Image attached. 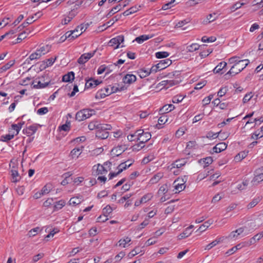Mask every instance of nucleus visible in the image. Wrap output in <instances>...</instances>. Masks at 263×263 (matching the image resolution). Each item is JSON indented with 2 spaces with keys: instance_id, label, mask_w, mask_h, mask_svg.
<instances>
[{
  "instance_id": "obj_26",
  "label": "nucleus",
  "mask_w": 263,
  "mask_h": 263,
  "mask_svg": "<svg viewBox=\"0 0 263 263\" xmlns=\"http://www.w3.org/2000/svg\"><path fill=\"white\" fill-rule=\"evenodd\" d=\"M255 174L256 175L252 180L253 182L258 183L263 181V173H259L256 171Z\"/></svg>"
},
{
  "instance_id": "obj_45",
  "label": "nucleus",
  "mask_w": 263,
  "mask_h": 263,
  "mask_svg": "<svg viewBox=\"0 0 263 263\" xmlns=\"http://www.w3.org/2000/svg\"><path fill=\"white\" fill-rule=\"evenodd\" d=\"M126 149L127 148L125 147V145H120L118 146V148H113L112 149V152L116 150V153H118V154H116V156H118L121 155L122 152H124Z\"/></svg>"
},
{
  "instance_id": "obj_3",
  "label": "nucleus",
  "mask_w": 263,
  "mask_h": 263,
  "mask_svg": "<svg viewBox=\"0 0 263 263\" xmlns=\"http://www.w3.org/2000/svg\"><path fill=\"white\" fill-rule=\"evenodd\" d=\"M105 91L106 93H103V89H101L100 90H99L95 96V98L97 99H102L105 98L106 96H108L110 95L112 93L117 92L118 90L121 91L123 90V87H122L120 89L118 87H115L114 86L111 87V90H110L108 88H104Z\"/></svg>"
},
{
  "instance_id": "obj_62",
  "label": "nucleus",
  "mask_w": 263,
  "mask_h": 263,
  "mask_svg": "<svg viewBox=\"0 0 263 263\" xmlns=\"http://www.w3.org/2000/svg\"><path fill=\"white\" fill-rule=\"evenodd\" d=\"M183 98L184 97L181 95L174 96L172 99V102L174 103H178L181 102Z\"/></svg>"
},
{
  "instance_id": "obj_15",
  "label": "nucleus",
  "mask_w": 263,
  "mask_h": 263,
  "mask_svg": "<svg viewBox=\"0 0 263 263\" xmlns=\"http://www.w3.org/2000/svg\"><path fill=\"white\" fill-rule=\"evenodd\" d=\"M82 4V1L79 2L78 4H76L74 6L73 9H72L68 13L67 15L71 20H72L78 13V9L79 6Z\"/></svg>"
},
{
  "instance_id": "obj_29",
  "label": "nucleus",
  "mask_w": 263,
  "mask_h": 263,
  "mask_svg": "<svg viewBox=\"0 0 263 263\" xmlns=\"http://www.w3.org/2000/svg\"><path fill=\"white\" fill-rule=\"evenodd\" d=\"M213 220L212 219L207 220L199 227L198 230L200 231V232L204 231L211 224L213 223Z\"/></svg>"
},
{
  "instance_id": "obj_64",
  "label": "nucleus",
  "mask_w": 263,
  "mask_h": 263,
  "mask_svg": "<svg viewBox=\"0 0 263 263\" xmlns=\"http://www.w3.org/2000/svg\"><path fill=\"white\" fill-rule=\"evenodd\" d=\"M167 118L166 116H162L158 119V125H162L165 123L167 121Z\"/></svg>"
},
{
  "instance_id": "obj_11",
  "label": "nucleus",
  "mask_w": 263,
  "mask_h": 263,
  "mask_svg": "<svg viewBox=\"0 0 263 263\" xmlns=\"http://www.w3.org/2000/svg\"><path fill=\"white\" fill-rule=\"evenodd\" d=\"M227 147V145L224 142H220L217 144L213 148V153H219L224 151Z\"/></svg>"
},
{
  "instance_id": "obj_39",
  "label": "nucleus",
  "mask_w": 263,
  "mask_h": 263,
  "mask_svg": "<svg viewBox=\"0 0 263 263\" xmlns=\"http://www.w3.org/2000/svg\"><path fill=\"white\" fill-rule=\"evenodd\" d=\"M139 76L141 78H144L149 76L151 73V71H149L148 70H146L144 69H140L138 71Z\"/></svg>"
},
{
  "instance_id": "obj_2",
  "label": "nucleus",
  "mask_w": 263,
  "mask_h": 263,
  "mask_svg": "<svg viewBox=\"0 0 263 263\" xmlns=\"http://www.w3.org/2000/svg\"><path fill=\"white\" fill-rule=\"evenodd\" d=\"M95 111L91 109H83L78 111L76 115V120L80 122L90 117L95 114Z\"/></svg>"
},
{
  "instance_id": "obj_22",
  "label": "nucleus",
  "mask_w": 263,
  "mask_h": 263,
  "mask_svg": "<svg viewBox=\"0 0 263 263\" xmlns=\"http://www.w3.org/2000/svg\"><path fill=\"white\" fill-rule=\"evenodd\" d=\"M111 129V126L107 124H99L98 129L96 132H107L108 130Z\"/></svg>"
},
{
  "instance_id": "obj_37",
  "label": "nucleus",
  "mask_w": 263,
  "mask_h": 263,
  "mask_svg": "<svg viewBox=\"0 0 263 263\" xmlns=\"http://www.w3.org/2000/svg\"><path fill=\"white\" fill-rule=\"evenodd\" d=\"M218 17V15L216 13H213L209 14L206 17V20L204 21L205 23H210L216 20Z\"/></svg>"
},
{
  "instance_id": "obj_30",
  "label": "nucleus",
  "mask_w": 263,
  "mask_h": 263,
  "mask_svg": "<svg viewBox=\"0 0 263 263\" xmlns=\"http://www.w3.org/2000/svg\"><path fill=\"white\" fill-rule=\"evenodd\" d=\"M122 9V5L121 4L117 5L116 6L113 7L107 14V17H110L113 14L119 11Z\"/></svg>"
},
{
  "instance_id": "obj_46",
  "label": "nucleus",
  "mask_w": 263,
  "mask_h": 263,
  "mask_svg": "<svg viewBox=\"0 0 263 263\" xmlns=\"http://www.w3.org/2000/svg\"><path fill=\"white\" fill-rule=\"evenodd\" d=\"M99 124V123L98 122V121H93L89 123L88 127L90 130H92L93 129H96V130H97Z\"/></svg>"
},
{
  "instance_id": "obj_54",
  "label": "nucleus",
  "mask_w": 263,
  "mask_h": 263,
  "mask_svg": "<svg viewBox=\"0 0 263 263\" xmlns=\"http://www.w3.org/2000/svg\"><path fill=\"white\" fill-rule=\"evenodd\" d=\"M34 17L32 16L27 18L26 21L22 24L23 28L27 27L29 24L32 23L34 20H33Z\"/></svg>"
},
{
  "instance_id": "obj_56",
  "label": "nucleus",
  "mask_w": 263,
  "mask_h": 263,
  "mask_svg": "<svg viewBox=\"0 0 263 263\" xmlns=\"http://www.w3.org/2000/svg\"><path fill=\"white\" fill-rule=\"evenodd\" d=\"M40 230V229L39 227H36L35 228H33L30 230L28 233V235L29 237H33L35 236L38 232Z\"/></svg>"
},
{
  "instance_id": "obj_9",
  "label": "nucleus",
  "mask_w": 263,
  "mask_h": 263,
  "mask_svg": "<svg viewBox=\"0 0 263 263\" xmlns=\"http://www.w3.org/2000/svg\"><path fill=\"white\" fill-rule=\"evenodd\" d=\"M188 158H184L176 160L172 164V168H180L185 165L187 162Z\"/></svg>"
},
{
  "instance_id": "obj_49",
  "label": "nucleus",
  "mask_w": 263,
  "mask_h": 263,
  "mask_svg": "<svg viewBox=\"0 0 263 263\" xmlns=\"http://www.w3.org/2000/svg\"><path fill=\"white\" fill-rule=\"evenodd\" d=\"M216 40V38L215 36H211L210 37H207L206 36H203L201 38V41L203 42L212 43L214 42Z\"/></svg>"
},
{
  "instance_id": "obj_24",
  "label": "nucleus",
  "mask_w": 263,
  "mask_h": 263,
  "mask_svg": "<svg viewBox=\"0 0 263 263\" xmlns=\"http://www.w3.org/2000/svg\"><path fill=\"white\" fill-rule=\"evenodd\" d=\"M153 35H142L138 37H137L135 39V41L138 42L139 44L142 43L144 41H146L152 37H153Z\"/></svg>"
},
{
  "instance_id": "obj_1",
  "label": "nucleus",
  "mask_w": 263,
  "mask_h": 263,
  "mask_svg": "<svg viewBox=\"0 0 263 263\" xmlns=\"http://www.w3.org/2000/svg\"><path fill=\"white\" fill-rule=\"evenodd\" d=\"M249 60L245 59L241 60V62L234 64L230 70L225 74V79H229L230 77L234 76L240 72L249 64Z\"/></svg>"
},
{
  "instance_id": "obj_59",
  "label": "nucleus",
  "mask_w": 263,
  "mask_h": 263,
  "mask_svg": "<svg viewBox=\"0 0 263 263\" xmlns=\"http://www.w3.org/2000/svg\"><path fill=\"white\" fill-rule=\"evenodd\" d=\"M163 68L162 66H159V65L157 64L153 66L149 71H151V73L156 72L159 70H162Z\"/></svg>"
},
{
  "instance_id": "obj_42",
  "label": "nucleus",
  "mask_w": 263,
  "mask_h": 263,
  "mask_svg": "<svg viewBox=\"0 0 263 263\" xmlns=\"http://www.w3.org/2000/svg\"><path fill=\"white\" fill-rule=\"evenodd\" d=\"M112 211L113 209L109 205H107L103 209L102 213L103 215L107 217Z\"/></svg>"
},
{
  "instance_id": "obj_27",
  "label": "nucleus",
  "mask_w": 263,
  "mask_h": 263,
  "mask_svg": "<svg viewBox=\"0 0 263 263\" xmlns=\"http://www.w3.org/2000/svg\"><path fill=\"white\" fill-rule=\"evenodd\" d=\"M172 64V61L169 59L162 60L159 61V63H158L159 66H162L163 69L167 67Z\"/></svg>"
},
{
  "instance_id": "obj_47",
  "label": "nucleus",
  "mask_w": 263,
  "mask_h": 263,
  "mask_svg": "<svg viewBox=\"0 0 263 263\" xmlns=\"http://www.w3.org/2000/svg\"><path fill=\"white\" fill-rule=\"evenodd\" d=\"M131 241V239L129 237H127L124 239H121L119 241V246L123 247L124 248L126 247V243L129 242Z\"/></svg>"
},
{
  "instance_id": "obj_41",
  "label": "nucleus",
  "mask_w": 263,
  "mask_h": 263,
  "mask_svg": "<svg viewBox=\"0 0 263 263\" xmlns=\"http://www.w3.org/2000/svg\"><path fill=\"white\" fill-rule=\"evenodd\" d=\"M81 202V199L79 197H72L71 198L69 203L70 205L76 206Z\"/></svg>"
},
{
  "instance_id": "obj_12",
  "label": "nucleus",
  "mask_w": 263,
  "mask_h": 263,
  "mask_svg": "<svg viewBox=\"0 0 263 263\" xmlns=\"http://www.w3.org/2000/svg\"><path fill=\"white\" fill-rule=\"evenodd\" d=\"M136 76L133 74H127L123 78V82L125 84H130L136 81Z\"/></svg>"
},
{
  "instance_id": "obj_25",
  "label": "nucleus",
  "mask_w": 263,
  "mask_h": 263,
  "mask_svg": "<svg viewBox=\"0 0 263 263\" xmlns=\"http://www.w3.org/2000/svg\"><path fill=\"white\" fill-rule=\"evenodd\" d=\"M179 74V71H175L171 73H168L167 74H164V73H162L159 77H158V78L162 79L164 77H168L169 79H173L175 77L176 78Z\"/></svg>"
},
{
  "instance_id": "obj_16",
  "label": "nucleus",
  "mask_w": 263,
  "mask_h": 263,
  "mask_svg": "<svg viewBox=\"0 0 263 263\" xmlns=\"http://www.w3.org/2000/svg\"><path fill=\"white\" fill-rule=\"evenodd\" d=\"M261 200V198L259 196L254 197L252 201L249 202L246 208L248 210H250L255 207Z\"/></svg>"
},
{
  "instance_id": "obj_52",
  "label": "nucleus",
  "mask_w": 263,
  "mask_h": 263,
  "mask_svg": "<svg viewBox=\"0 0 263 263\" xmlns=\"http://www.w3.org/2000/svg\"><path fill=\"white\" fill-rule=\"evenodd\" d=\"M14 134H9L6 135L2 136V140L4 142H8L10 140L12 139L14 137Z\"/></svg>"
},
{
  "instance_id": "obj_10",
  "label": "nucleus",
  "mask_w": 263,
  "mask_h": 263,
  "mask_svg": "<svg viewBox=\"0 0 263 263\" xmlns=\"http://www.w3.org/2000/svg\"><path fill=\"white\" fill-rule=\"evenodd\" d=\"M181 80H164L161 81L160 83V84L162 86H164L165 87H166L167 88H168L169 87L173 86L174 85H177L179 83V82Z\"/></svg>"
},
{
  "instance_id": "obj_32",
  "label": "nucleus",
  "mask_w": 263,
  "mask_h": 263,
  "mask_svg": "<svg viewBox=\"0 0 263 263\" xmlns=\"http://www.w3.org/2000/svg\"><path fill=\"white\" fill-rule=\"evenodd\" d=\"M95 167H96V166H94L93 167V172H92V174H93V175L102 174H103V172H102L103 171H105L106 173L107 172V170H105V168H104V166L103 165H101L100 164H98V165L97 167L96 170V174H94V171H95Z\"/></svg>"
},
{
  "instance_id": "obj_19",
  "label": "nucleus",
  "mask_w": 263,
  "mask_h": 263,
  "mask_svg": "<svg viewBox=\"0 0 263 263\" xmlns=\"http://www.w3.org/2000/svg\"><path fill=\"white\" fill-rule=\"evenodd\" d=\"M163 177V173L159 172L153 176L149 182L151 184L157 183Z\"/></svg>"
},
{
  "instance_id": "obj_35",
  "label": "nucleus",
  "mask_w": 263,
  "mask_h": 263,
  "mask_svg": "<svg viewBox=\"0 0 263 263\" xmlns=\"http://www.w3.org/2000/svg\"><path fill=\"white\" fill-rule=\"evenodd\" d=\"M15 63L14 60L10 61L7 64L3 65L1 68H0V73L3 71H6L8 69H9L11 66H12Z\"/></svg>"
},
{
  "instance_id": "obj_55",
  "label": "nucleus",
  "mask_w": 263,
  "mask_h": 263,
  "mask_svg": "<svg viewBox=\"0 0 263 263\" xmlns=\"http://www.w3.org/2000/svg\"><path fill=\"white\" fill-rule=\"evenodd\" d=\"M249 180H244L241 184H239L237 185V188L239 190H245L249 184Z\"/></svg>"
},
{
  "instance_id": "obj_20",
  "label": "nucleus",
  "mask_w": 263,
  "mask_h": 263,
  "mask_svg": "<svg viewBox=\"0 0 263 263\" xmlns=\"http://www.w3.org/2000/svg\"><path fill=\"white\" fill-rule=\"evenodd\" d=\"M41 52L37 50L35 52L30 54L29 58L26 60L25 63H26V62L29 63V60L32 61L33 60L39 59L41 57Z\"/></svg>"
},
{
  "instance_id": "obj_51",
  "label": "nucleus",
  "mask_w": 263,
  "mask_h": 263,
  "mask_svg": "<svg viewBox=\"0 0 263 263\" xmlns=\"http://www.w3.org/2000/svg\"><path fill=\"white\" fill-rule=\"evenodd\" d=\"M141 252V248L140 247H136L134 250L131 251L128 253V257L132 258L136 255L139 254Z\"/></svg>"
},
{
  "instance_id": "obj_14",
  "label": "nucleus",
  "mask_w": 263,
  "mask_h": 263,
  "mask_svg": "<svg viewBox=\"0 0 263 263\" xmlns=\"http://www.w3.org/2000/svg\"><path fill=\"white\" fill-rule=\"evenodd\" d=\"M50 84V81H48L46 82L42 83L41 81H36V80H34L32 85H33V87L36 89H40L43 88L47 86Z\"/></svg>"
},
{
  "instance_id": "obj_50",
  "label": "nucleus",
  "mask_w": 263,
  "mask_h": 263,
  "mask_svg": "<svg viewBox=\"0 0 263 263\" xmlns=\"http://www.w3.org/2000/svg\"><path fill=\"white\" fill-rule=\"evenodd\" d=\"M248 152H241L239 153H238L235 157V159L236 161H240L242 159L246 157L247 156Z\"/></svg>"
},
{
  "instance_id": "obj_7",
  "label": "nucleus",
  "mask_w": 263,
  "mask_h": 263,
  "mask_svg": "<svg viewBox=\"0 0 263 263\" xmlns=\"http://www.w3.org/2000/svg\"><path fill=\"white\" fill-rule=\"evenodd\" d=\"M96 51L92 52H88L82 54L78 60V62L80 64H85L95 54Z\"/></svg>"
},
{
  "instance_id": "obj_38",
  "label": "nucleus",
  "mask_w": 263,
  "mask_h": 263,
  "mask_svg": "<svg viewBox=\"0 0 263 263\" xmlns=\"http://www.w3.org/2000/svg\"><path fill=\"white\" fill-rule=\"evenodd\" d=\"M260 239V238H258V236L257 234L254 235L253 237L250 239V240L247 242H245L243 243H245L247 246H251V245L254 244L256 240L258 241Z\"/></svg>"
},
{
  "instance_id": "obj_28",
  "label": "nucleus",
  "mask_w": 263,
  "mask_h": 263,
  "mask_svg": "<svg viewBox=\"0 0 263 263\" xmlns=\"http://www.w3.org/2000/svg\"><path fill=\"white\" fill-rule=\"evenodd\" d=\"M227 63L225 62H221L213 69L214 73H217L220 72L226 66Z\"/></svg>"
},
{
  "instance_id": "obj_61",
  "label": "nucleus",
  "mask_w": 263,
  "mask_h": 263,
  "mask_svg": "<svg viewBox=\"0 0 263 263\" xmlns=\"http://www.w3.org/2000/svg\"><path fill=\"white\" fill-rule=\"evenodd\" d=\"M241 60H239L238 57H233L229 59V62L230 64H236L237 63L241 62Z\"/></svg>"
},
{
  "instance_id": "obj_53",
  "label": "nucleus",
  "mask_w": 263,
  "mask_h": 263,
  "mask_svg": "<svg viewBox=\"0 0 263 263\" xmlns=\"http://www.w3.org/2000/svg\"><path fill=\"white\" fill-rule=\"evenodd\" d=\"M202 160L205 163V165L203 166L204 168L209 166V165L211 164L213 161L211 157H208L203 159H201L200 161H201Z\"/></svg>"
},
{
  "instance_id": "obj_4",
  "label": "nucleus",
  "mask_w": 263,
  "mask_h": 263,
  "mask_svg": "<svg viewBox=\"0 0 263 263\" xmlns=\"http://www.w3.org/2000/svg\"><path fill=\"white\" fill-rule=\"evenodd\" d=\"M80 28L81 30L84 28L83 26H79L74 30L66 32L64 35V39H68L69 40H72L80 36V34H75V32H78V29Z\"/></svg>"
},
{
  "instance_id": "obj_60",
  "label": "nucleus",
  "mask_w": 263,
  "mask_h": 263,
  "mask_svg": "<svg viewBox=\"0 0 263 263\" xmlns=\"http://www.w3.org/2000/svg\"><path fill=\"white\" fill-rule=\"evenodd\" d=\"M65 202L64 200H61L55 202L54 208L57 209H61L65 205Z\"/></svg>"
},
{
  "instance_id": "obj_63",
  "label": "nucleus",
  "mask_w": 263,
  "mask_h": 263,
  "mask_svg": "<svg viewBox=\"0 0 263 263\" xmlns=\"http://www.w3.org/2000/svg\"><path fill=\"white\" fill-rule=\"evenodd\" d=\"M149 223V220L148 219L145 218V220L139 226L138 228H137L138 230H141L142 229H143L144 227H145L146 226H147Z\"/></svg>"
},
{
  "instance_id": "obj_5",
  "label": "nucleus",
  "mask_w": 263,
  "mask_h": 263,
  "mask_svg": "<svg viewBox=\"0 0 263 263\" xmlns=\"http://www.w3.org/2000/svg\"><path fill=\"white\" fill-rule=\"evenodd\" d=\"M124 41V36L122 35H118L116 37L112 38L109 42V46L112 47L114 49L119 48L121 43Z\"/></svg>"
},
{
  "instance_id": "obj_31",
  "label": "nucleus",
  "mask_w": 263,
  "mask_h": 263,
  "mask_svg": "<svg viewBox=\"0 0 263 263\" xmlns=\"http://www.w3.org/2000/svg\"><path fill=\"white\" fill-rule=\"evenodd\" d=\"M11 172L12 178V182L15 183L18 182L21 179V177H19V174L17 171L15 170H12Z\"/></svg>"
},
{
  "instance_id": "obj_8",
  "label": "nucleus",
  "mask_w": 263,
  "mask_h": 263,
  "mask_svg": "<svg viewBox=\"0 0 263 263\" xmlns=\"http://www.w3.org/2000/svg\"><path fill=\"white\" fill-rule=\"evenodd\" d=\"M139 143L137 147L141 146V148H143L145 145H143L145 142L151 139V134L149 132L144 133L141 137H140Z\"/></svg>"
},
{
  "instance_id": "obj_57",
  "label": "nucleus",
  "mask_w": 263,
  "mask_h": 263,
  "mask_svg": "<svg viewBox=\"0 0 263 263\" xmlns=\"http://www.w3.org/2000/svg\"><path fill=\"white\" fill-rule=\"evenodd\" d=\"M37 50L39 51L40 52H41V55H43L49 52V47H48V46L46 45L45 46H43V47H41Z\"/></svg>"
},
{
  "instance_id": "obj_17",
  "label": "nucleus",
  "mask_w": 263,
  "mask_h": 263,
  "mask_svg": "<svg viewBox=\"0 0 263 263\" xmlns=\"http://www.w3.org/2000/svg\"><path fill=\"white\" fill-rule=\"evenodd\" d=\"M175 108L174 105L173 104L165 105L159 110L160 114H164L167 112H169Z\"/></svg>"
},
{
  "instance_id": "obj_36",
  "label": "nucleus",
  "mask_w": 263,
  "mask_h": 263,
  "mask_svg": "<svg viewBox=\"0 0 263 263\" xmlns=\"http://www.w3.org/2000/svg\"><path fill=\"white\" fill-rule=\"evenodd\" d=\"M223 237H220L217 239L214 240L211 243H209V245H208L206 246L205 250H209L211 249V248H212L213 247H214V246L217 245L219 242H220V241H222L223 240Z\"/></svg>"
},
{
  "instance_id": "obj_18",
  "label": "nucleus",
  "mask_w": 263,
  "mask_h": 263,
  "mask_svg": "<svg viewBox=\"0 0 263 263\" xmlns=\"http://www.w3.org/2000/svg\"><path fill=\"white\" fill-rule=\"evenodd\" d=\"M74 79V73L73 71L68 72L67 74H64L62 78V81L65 82H69Z\"/></svg>"
},
{
  "instance_id": "obj_23",
  "label": "nucleus",
  "mask_w": 263,
  "mask_h": 263,
  "mask_svg": "<svg viewBox=\"0 0 263 263\" xmlns=\"http://www.w3.org/2000/svg\"><path fill=\"white\" fill-rule=\"evenodd\" d=\"M83 148V146H81V147L73 148L70 152V155L72 156V158L74 157L78 158L79 156L80 155Z\"/></svg>"
},
{
  "instance_id": "obj_34",
  "label": "nucleus",
  "mask_w": 263,
  "mask_h": 263,
  "mask_svg": "<svg viewBox=\"0 0 263 263\" xmlns=\"http://www.w3.org/2000/svg\"><path fill=\"white\" fill-rule=\"evenodd\" d=\"M244 246H247L246 245L245 243H243V242L242 243L238 244L236 246L233 247L232 248L230 249L227 252V254H232L234 252H235L237 250H239V249H241L242 247H244Z\"/></svg>"
},
{
  "instance_id": "obj_43",
  "label": "nucleus",
  "mask_w": 263,
  "mask_h": 263,
  "mask_svg": "<svg viewBox=\"0 0 263 263\" xmlns=\"http://www.w3.org/2000/svg\"><path fill=\"white\" fill-rule=\"evenodd\" d=\"M170 53L166 51H159L155 53L156 57L157 59H163L169 56Z\"/></svg>"
},
{
  "instance_id": "obj_21",
  "label": "nucleus",
  "mask_w": 263,
  "mask_h": 263,
  "mask_svg": "<svg viewBox=\"0 0 263 263\" xmlns=\"http://www.w3.org/2000/svg\"><path fill=\"white\" fill-rule=\"evenodd\" d=\"M170 186V184L168 185L167 183L162 185L159 188L157 194L159 195L166 194L167 193Z\"/></svg>"
},
{
  "instance_id": "obj_48",
  "label": "nucleus",
  "mask_w": 263,
  "mask_h": 263,
  "mask_svg": "<svg viewBox=\"0 0 263 263\" xmlns=\"http://www.w3.org/2000/svg\"><path fill=\"white\" fill-rule=\"evenodd\" d=\"M95 87H96V86L93 84L92 78H89L88 80L86 81L85 86V89H89Z\"/></svg>"
},
{
  "instance_id": "obj_6",
  "label": "nucleus",
  "mask_w": 263,
  "mask_h": 263,
  "mask_svg": "<svg viewBox=\"0 0 263 263\" xmlns=\"http://www.w3.org/2000/svg\"><path fill=\"white\" fill-rule=\"evenodd\" d=\"M187 179V177L186 176H184L183 178L181 179V183H177V182L180 181L179 178L175 180L173 183L175 189L176 191H178L179 192L184 190L185 187L184 184L186 182Z\"/></svg>"
},
{
  "instance_id": "obj_44",
  "label": "nucleus",
  "mask_w": 263,
  "mask_h": 263,
  "mask_svg": "<svg viewBox=\"0 0 263 263\" xmlns=\"http://www.w3.org/2000/svg\"><path fill=\"white\" fill-rule=\"evenodd\" d=\"M199 47L200 46L197 44H192V45L187 47V51L192 52L198 50L199 48Z\"/></svg>"
},
{
  "instance_id": "obj_40",
  "label": "nucleus",
  "mask_w": 263,
  "mask_h": 263,
  "mask_svg": "<svg viewBox=\"0 0 263 263\" xmlns=\"http://www.w3.org/2000/svg\"><path fill=\"white\" fill-rule=\"evenodd\" d=\"M129 160L126 161L125 162L120 163L117 167V168L121 171V173L124 170H126L127 168L129 167L132 164V162L128 163V164H126V163L128 162Z\"/></svg>"
},
{
  "instance_id": "obj_58",
  "label": "nucleus",
  "mask_w": 263,
  "mask_h": 263,
  "mask_svg": "<svg viewBox=\"0 0 263 263\" xmlns=\"http://www.w3.org/2000/svg\"><path fill=\"white\" fill-rule=\"evenodd\" d=\"M153 197V195L151 193H148L147 194L144 195L141 198L143 203H145L147 201H149Z\"/></svg>"
},
{
  "instance_id": "obj_33",
  "label": "nucleus",
  "mask_w": 263,
  "mask_h": 263,
  "mask_svg": "<svg viewBox=\"0 0 263 263\" xmlns=\"http://www.w3.org/2000/svg\"><path fill=\"white\" fill-rule=\"evenodd\" d=\"M109 136L108 132H96V136L98 139H105L108 138Z\"/></svg>"
},
{
  "instance_id": "obj_13",
  "label": "nucleus",
  "mask_w": 263,
  "mask_h": 263,
  "mask_svg": "<svg viewBox=\"0 0 263 263\" xmlns=\"http://www.w3.org/2000/svg\"><path fill=\"white\" fill-rule=\"evenodd\" d=\"M37 129V128L36 126L32 125L29 126L28 127L24 129L23 130V134L27 135L28 136H29L34 134L36 132Z\"/></svg>"
}]
</instances>
